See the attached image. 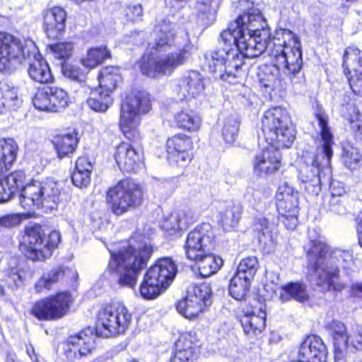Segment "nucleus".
<instances>
[{
  "label": "nucleus",
  "mask_w": 362,
  "mask_h": 362,
  "mask_svg": "<svg viewBox=\"0 0 362 362\" xmlns=\"http://www.w3.org/2000/svg\"><path fill=\"white\" fill-rule=\"evenodd\" d=\"M213 0H196L194 11L197 18L202 21L209 18L211 14Z\"/></svg>",
  "instance_id": "61"
},
{
  "label": "nucleus",
  "mask_w": 362,
  "mask_h": 362,
  "mask_svg": "<svg viewBox=\"0 0 362 362\" xmlns=\"http://www.w3.org/2000/svg\"><path fill=\"white\" fill-rule=\"evenodd\" d=\"M132 315L122 302L112 300L103 304L98 311L96 323L105 337L124 335L130 328Z\"/></svg>",
  "instance_id": "13"
},
{
  "label": "nucleus",
  "mask_w": 362,
  "mask_h": 362,
  "mask_svg": "<svg viewBox=\"0 0 362 362\" xmlns=\"http://www.w3.org/2000/svg\"><path fill=\"white\" fill-rule=\"evenodd\" d=\"M327 354V348L322 338L309 334L300 345L298 358L290 362H325Z\"/></svg>",
  "instance_id": "26"
},
{
  "label": "nucleus",
  "mask_w": 362,
  "mask_h": 362,
  "mask_svg": "<svg viewBox=\"0 0 362 362\" xmlns=\"http://www.w3.org/2000/svg\"><path fill=\"white\" fill-rule=\"evenodd\" d=\"M202 119L198 112L191 109H182L174 113L172 120L173 127L191 135L198 132L202 126Z\"/></svg>",
  "instance_id": "32"
},
{
  "label": "nucleus",
  "mask_w": 362,
  "mask_h": 362,
  "mask_svg": "<svg viewBox=\"0 0 362 362\" xmlns=\"http://www.w3.org/2000/svg\"><path fill=\"white\" fill-rule=\"evenodd\" d=\"M343 162L344 165L351 170L360 168L362 161V154L360 151L354 147L349 146L344 150Z\"/></svg>",
  "instance_id": "52"
},
{
  "label": "nucleus",
  "mask_w": 362,
  "mask_h": 362,
  "mask_svg": "<svg viewBox=\"0 0 362 362\" xmlns=\"http://www.w3.org/2000/svg\"><path fill=\"white\" fill-rule=\"evenodd\" d=\"M175 346L199 356L202 342L195 331H185L180 334Z\"/></svg>",
  "instance_id": "44"
},
{
  "label": "nucleus",
  "mask_w": 362,
  "mask_h": 362,
  "mask_svg": "<svg viewBox=\"0 0 362 362\" xmlns=\"http://www.w3.org/2000/svg\"><path fill=\"white\" fill-rule=\"evenodd\" d=\"M21 102L18 88L6 81H0V115L15 110Z\"/></svg>",
  "instance_id": "36"
},
{
  "label": "nucleus",
  "mask_w": 362,
  "mask_h": 362,
  "mask_svg": "<svg viewBox=\"0 0 362 362\" xmlns=\"http://www.w3.org/2000/svg\"><path fill=\"white\" fill-rule=\"evenodd\" d=\"M279 219L287 230H293L298 223L299 193L285 182L279 186L274 196Z\"/></svg>",
  "instance_id": "15"
},
{
  "label": "nucleus",
  "mask_w": 362,
  "mask_h": 362,
  "mask_svg": "<svg viewBox=\"0 0 362 362\" xmlns=\"http://www.w3.org/2000/svg\"><path fill=\"white\" fill-rule=\"evenodd\" d=\"M243 206L240 203L230 202L219 212L218 225L224 231H230L238 224L243 214Z\"/></svg>",
  "instance_id": "35"
},
{
  "label": "nucleus",
  "mask_w": 362,
  "mask_h": 362,
  "mask_svg": "<svg viewBox=\"0 0 362 362\" xmlns=\"http://www.w3.org/2000/svg\"><path fill=\"white\" fill-rule=\"evenodd\" d=\"M330 193L324 196L322 199V207L327 211L332 212L335 214H341L345 211V204L344 195L345 191L344 188L336 190L334 183L332 182L329 186Z\"/></svg>",
  "instance_id": "39"
},
{
  "label": "nucleus",
  "mask_w": 362,
  "mask_h": 362,
  "mask_svg": "<svg viewBox=\"0 0 362 362\" xmlns=\"http://www.w3.org/2000/svg\"><path fill=\"white\" fill-rule=\"evenodd\" d=\"M239 57L235 49L218 47L205 54V66L209 72L216 75L223 72L230 62Z\"/></svg>",
  "instance_id": "30"
},
{
  "label": "nucleus",
  "mask_w": 362,
  "mask_h": 362,
  "mask_svg": "<svg viewBox=\"0 0 362 362\" xmlns=\"http://www.w3.org/2000/svg\"><path fill=\"white\" fill-rule=\"evenodd\" d=\"M62 236L59 230L47 231L40 223L26 226L18 238V250L22 257L33 262H45L59 247Z\"/></svg>",
  "instance_id": "8"
},
{
  "label": "nucleus",
  "mask_w": 362,
  "mask_h": 362,
  "mask_svg": "<svg viewBox=\"0 0 362 362\" xmlns=\"http://www.w3.org/2000/svg\"><path fill=\"white\" fill-rule=\"evenodd\" d=\"M164 148L166 162L172 168L183 170L194 158V140L186 133L177 132L168 136Z\"/></svg>",
  "instance_id": "16"
},
{
  "label": "nucleus",
  "mask_w": 362,
  "mask_h": 362,
  "mask_svg": "<svg viewBox=\"0 0 362 362\" xmlns=\"http://www.w3.org/2000/svg\"><path fill=\"white\" fill-rule=\"evenodd\" d=\"M153 247L144 243L136 248L130 244L117 250H110L107 271L120 288H134L141 272L147 267Z\"/></svg>",
  "instance_id": "6"
},
{
  "label": "nucleus",
  "mask_w": 362,
  "mask_h": 362,
  "mask_svg": "<svg viewBox=\"0 0 362 362\" xmlns=\"http://www.w3.org/2000/svg\"><path fill=\"white\" fill-rule=\"evenodd\" d=\"M325 328L330 332L336 344H347L348 335L344 323L337 320H332L325 325Z\"/></svg>",
  "instance_id": "51"
},
{
  "label": "nucleus",
  "mask_w": 362,
  "mask_h": 362,
  "mask_svg": "<svg viewBox=\"0 0 362 362\" xmlns=\"http://www.w3.org/2000/svg\"><path fill=\"white\" fill-rule=\"evenodd\" d=\"M341 67L354 95L362 97V50L354 45L346 47L342 56Z\"/></svg>",
  "instance_id": "20"
},
{
  "label": "nucleus",
  "mask_w": 362,
  "mask_h": 362,
  "mask_svg": "<svg viewBox=\"0 0 362 362\" xmlns=\"http://www.w3.org/2000/svg\"><path fill=\"white\" fill-rule=\"evenodd\" d=\"M270 56L273 64L259 66L257 76L262 87L274 90L286 78H294L302 68L299 37L288 29L277 30L272 38Z\"/></svg>",
  "instance_id": "2"
},
{
  "label": "nucleus",
  "mask_w": 362,
  "mask_h": 362,
  "mask_svg": "<svg viewBox=\"0 0 362 362\" xmlns=\"http://www.w3.org/2000/svg\"><path fill=\"white\" fill-rule=\"evenodd\" d=\"M245 8L238 16L242 17L243 30L247 40L251 45L256 57L265 50L270 32L267 23L259 9L255 6L254 2L243 0Z\"/></svg>",
  "instance_id": "14"
},
{
  "label": "nucleus",
  "mask_w": 362,
  "mask_h": 362,
  "mask_svg": "<svg viewBox=\"0 0 362 362\" xmlns=\"http://www.w3.org/2000/svg\"><path fill=\"white\" fill-rule=\"evenodd\" d=\"M143 13V7L140 4L127 5L124 9V18L127 23L141 21Z\"/></svg>",
  "instance_id": "60"
},
{
  "label": "nucleus",
  "mask_w": 362,
  "mask_h": 362,
  "mask_svg": "<svg viewBox=\"0 0 362 362\" xmlns=\"http://www.w3.org/2000/svg\"><path fill=\"white\" fill-rule=\"evenodd\" d=\"M93 165L94 162L88 155L83 154L77 157L71 174L72 183L79 188L87 187L91 181Z\"/></svg>",
  "instance_id": "33"
},
{
  "label": "nucleus",
  "mask_w": 362,
  "mask_h": 362,
  "mask_svg": "<svg viewBox=\"0 0 362 362\" xmlns=\"http://www.w3.org/2000/svg\"><path fill=\"white\" fill-rule=\"evenodd\" d=\"M64 344V355L70 362L86 357L95 350V339L89 327L69 335Z\"/></svg>",
  "instance_id": "22"
},
{
  "label": "nucleus",
  "mask_w": 362,
  "mask_h": 362,
  "mask_svg": "<svg viewBox=\"0 0 362 362\" xmlns=\"http://www.w3.org/2000/svg\"><path fill=\"white\" fill-rule=\"evenodd\" d=\"M197 358L198 356L192 354V352L175 346L169 362H194Z\"/></svg>",
  "instance_id": "62"
},
{
  "label": "nucleus",
  "mask_w": 362,
  "mask_h": 362,
  "mask_svg": "<svg viewBox=\"0 0 362 362\" xmlns=\"http://www.w3.org/2000/svg\"><path fill=\"white\" fill-rule=\"evenodd\" d=\"M280 298L283 300L294 299L304 303L309 300L307 286L302 282H288L281 287Z\"/></svg>",
  "instance_id": "42"
},
{
  "label": "nucleus",
  "mask_w": 362,
  "mask_h": 362,
  "mask_svg": "<svg viewBox=\"0 0 362 362\" xmlns=\"http://www.w3.org/2000/svg\"><path fill=\"white\" fill-rule=\"evenodd\" d=\"M176 226H173L169 230L173 233L186 230L189 226L197 222V218L189 213L183 212L178 214L176 218Z\"/></svg>",
  "instance_id": "59"
},
{
  "label": "nucleus",
  "mask_w": 362,
  "mask_h": 362,
  "mask_svg": "<svg viewBox=\"0 0 362 362\" xmlns=\"http://www.w3.org/2000/svg\"><path fill=\"white\" fill-rule=\"evenodd\" d=\"M261 130L267 147L280 150L290 148L296 137V130L288 110L280 106L264 111Z\"/></svg>",
  "instance_id": "9"
},
{
  "label": "nucleus",
  "mask_w": 362,
  "mask_h": 362,
  "mask_svg": "<svg viewBox=\"0 0 362 362\" xmlns=\"http://www.w3.org/2000/svg\"><path fill=\"white\" fill-rule=\"evenodd\" d=\"M62 75L71 81L80 84L85 83L87 80V72L76 62H61Z\"/></svg>",
  "instance_id": "45"
},
{
  "label": "nucleus",
  "mask_w": 362,
  "mask_h": 362,
  "mask_svg": "<svg viewBox=\"0 0 362 362\" xmlns=\"http://www.w3.org/2000/svg\"><path fill=\"white\" fill-rule=\"evenodd\" d=\"M238 124L235 119L225 121L222 129V136L226 144H232L235 141L238 134Z\"/></svg>",
  "instance_id": "58"
},
{
  "label": "nucleus",
  "mask_w": 362,
  "mask_h": 362,
  "mask_svg": "<svg viewBox=\"0 0 362 362\" xmlns=\"http://www.w3.org/2000/svg\"><path fill=\"white\" fill-rule=\"evenodd\" d=\"M78 131L68 128L67 131H57L52 135L50 143L59 160L71 158L76 152L80 143Z\"/></svg>",
  "instance_id": "25"
},
{
  "label": "nucleus",
  "mask_w": 362,
  "mask_h": 362,
  "mask_svg": "<svg viewBox=\"0 0 362 362\" xmlns=\"http://www.w3.org/2000/svg\"><path fill=\"white\" fill-rule=\"evenodd\" d=\"M265 300L260 296L253 297L248 302V304L243 308V314L240 316H250L257 314H266Z\"/></svg>",
  "instance_id": "53"
},
{
  "label": "nucleus",
  "mask_w": 362,
  "mask_h": 362,
  "mask_svg": "<svg viewBox=\"0 0 362 362\" xmlns=\"http://www.w3.org/2000/svg\"><path fill=\"white\" fill-rule=\"evenodd\" d=\"M204 78L197 71H189L181 77L175 87L174 92L181 100L195 98L204 92Z\"/></svg>",
  "instance_id": "28"
},
{
  "label": "nucleus",
  "mask_w": 362,
  "mask_h": 362,
  "mask_svg": "<svg viewBox=\"0 0 362 362\" xmlns=\"http://www.w3.org/2000/svg\"><path fill=\"white\" fill-rule=\"evenodd\" d=\"M242 60L239 57L238 59L230 62L228 66L223 69V71L218 74L220 78L228 83L235 84L238 82L237 72L238 69L242 66Z\"/></svg>",
  "instance_id": "55"
},
{
  "label": "nucleus",
  "mask_w": 362,
  "mask_h": 362,
  "mask_svg": "<svg viewBox=\"0 0 362 362\" xmlns=\"http://www.w3.org/2000/svg\"><path fill=\"white\" fill-rule=\"evenodd\" d=\"M302 158L304 159L305 165L300 170V177L306 198L312 199L321 192L320 172L325 165H329L330 163L326 162L324 156L308 151L303 152Z\"/></svg>",
  "instance_id": "17"
},
{
  "label": "nucleus",
  "mask_w": 362,
  "mask_h": 362,
  "mask_svg": "<svg viewBox=\"0 0 362 362\" xmlns=\"http://www.w3.org/2000/svg\"><path fill=\"white\" fill-rule=\"evenodd\" d=\"M251 280L234 274L230 280L228 291L230 296L236 300H244L250 291Z\"/></svg>",
  "instance_id": "43"
},
{
  "label": "nucleus",
  "mask_w": 362,
  "mask_h": 362,
  "mask_svg": "<svg viewBox=\"0 0 362 362\" xmlns=\"http://www.w3.org/2000/svg\"><path fill=\"white\" fill-rule=\"evenodd\" d=\"M241 21L242 17L237 16L228 23L227 28L221 33L220 37L224 45L223 48L235 49L239 57L242 54L245 57H256V54L254 53L251 45L243 33Z\"/></svg>",
  "instance_id": "21"
},
{
  "label": "nucleus",
  "mask_w": 362,
  "mask_h": 362,
  "mask_svg": "<svg viewBox=\"0 0 362 362\" xmlns=\"http://www.w3.org/2000/svg\"><path fill=\"white\" fill-rule=\"evenodd\" d=\"M47 49L50 52L54 59L61 62H67L73 55L74 43L71 41H59L47 45Z\"/></svg>",
  "instance_id": "47"
},
{
  "label": "nucleus",
  "mask_w": 362,
  "mask_h": 362,
  "mask_svg": "<svg viewBox=\"0 0 362 362\" xmlns=\"http://www.w3.org/2000/svg\"><path fill=\"white\" fill-rule=\"evenodd\" d=\"M52 86H45L37 88L33 97L34 107L40 110L50 112Z\"/></svg>",
  "instance_id": "49"
},
{
  "label": "nucleus",
  "mask_w": 362,
  "mask_h": 362,
  "mask_svg": "<svg viewBox=\"0 0 362 362\" xmlns=\"http://www.w3.org/2000/svg\"><path fill=\"white\" fill-rule=\"evenodd\" d=\"M239 322L244 333L248 337H257L262 334L266 328L267 313L257 314L250 316H240Z\"/></svg>",
  "instance_id": "40"
},
{
  "label": "nucleus",
  "mask_w": 362,
  "mask_h": 362,
  "mask_svg": "<svg viewBox=\"0 0 362 362\" xmlns=\"http://www.w3.org/2000/svg\"><path fill=\"white\" fill-rule=\"evenodd\" d=\"M112 94L98 86L91 90L86 104L90 109L97 112H105L113 103Z\"/></svg>",
  "instance_id": "41"
},
{
  "label": "nucleus",
  "mask_w": 362,
  "mask_h": 362,
  "mask_svg": "<svg viewBox=\"0 0 362 362\" xmlns=\"http://www.w3.org/2000/svg\"><path fill=\"white\" fill-rule=\"evenodd\" d=\"M50 112H62L72 103L69 93L63 88L52 86Z\"/></svg>",
  "instance_id": "46"
},
{
  "label": "nucleus",
  "mask_w": 362,
  "mask_h": 362,
  "mask_svg": "<svg viewBox=\"0 0 362 362\" xmlns=\"http://www.w3.org/2000/svg\"><path fill=\"white\" fill-rule=\"evenodd\" d=\"M304 250L310 281L329 291L341 292L346 288V284L341 281V266L350 259L349 252L332 247L320 235L310 239Z\"/></svg>",
  "instance_id": "3"
},
{
  "label": "nucleus",
  "mask_w": 362,
  "mask_h": 362,
  "mask_svg": "<svg viewBox=\"0 0 362 362\" xmlns=\"http://www.w3.org/2000/svg\"><path fill=\"white\" fill-rule=\"evenodd\" d=\"M177 271V265L172 258L162 257L146 270L145 275L166 289L175 277Z\"/></svg>",
  "instance_id": "29"
},
{
  "label": "nucleus",
  "mask_w": 362,
  "mask_h": 362,
  "mask_svg": "<svg viewBox=\"0 0 362 362\" xmlns=\"http://www.w3.org/2000/svg\"><path fill=\"white\" fill-rule=\"evenodd\" d=\"M33 54L31 44L24 45L21 39L13 35L0 31V72L10 71L12 60L22 62Z\"/></svg>",
  "instance_id": "18"
},
{
  "label": "nucleus",
  "mask_w": 362,
  "mask_h": 362,
  "mask_svg": "<svg viewBox=\"0 0 362 362\" xmlns=\"http://www.w3.org/2000/svg\"><path fill=\"white\" fill-rule=\"evenodd\" d=\"M154 33L156 38L151 48L153 52L143 54L136 62L141 74L153 79L171 76L179 66L185 64L190 55L189 47L185 45L164 56H155L156 53L170 49L175 45L176 33L172 25L165 21L155 25Z\"/></svg>",
  "instance_id": "4"
},
{
  "label": "nucleus",
  "mask_w": 362,
  "mask_h": 362,
  "mask_svg": "<svg viewBox=\"0 0 362 362\" xmlns=\"http://www.w3.org/2000/svg\"><path fill=\"white\" fill-rule=\"evenodd\" d=\"M71 270L64 265H57L44 272L36 281L34 288L36 293H41L49 291L53 285L63 281Z\"/></svg>",
  "instance_id": "34"
},
{
  "label": "nucleus",
  "mask_w": 362,
  "mask_h": 362,
  "mask_svg": "<svg viewBox=\"0 0 362 362\" xmlns=\"http://www.w3.org/2000/svg\"><path fill=\"white\" fill-rule=\"evenodd\" d=\"M25 352L33 362H40L38 354L36 353L34 346L31 344H25Z\"/></svg>",
  "instance_id": "64"
},
{
  "label": "nucleus",
  "mask_w": 362,
  "mask_h": 362,
  "mask_svg": "<svg viewBox=\"0 0 362 362\" xmlns=\"http://www.w3.org/2000/svg\"><path fill=\"white\" fill-rule=\"evenodd\" d=\"M218 246L214 227L202 223L187 233L183 250L187 259L193 262L199 274L206 278L217 273L223 265V259L213 253Z\"/></svg>",
  "instance_id": "5"
},
{
  "label": "nucleus",
  "mask_w": 362,
  "mask_h": 362,
  "mask_svg": "<svg viewBox=\"0 0 362 362\" xmlns=\"http://www.w3.org/2000/svg\"><path fill=\"white\" fill-rule=\"evenodd\" d=\"M347 121L354 140L356 143H362V117L359 112L356 111L350 115Z\"/></svg>",
  "instance_id": "56"
},
{
  "label": "nucleus",
  "mask_w": 362,
  "mask_h": 362,
  "mask_svg": "<svg viewBox=\"0 0 362 362\" xmlns=\"http://www.w3.org/2000/svg\"><path fill=\"white\" fill-rule=\"evenodd\" d=\"M112 58V53L106 45L91 47L88 49L84 57L81 58V64L89 70L95 69Z\"/></svg>",
  "instance_id": "37"
},
{
  "label": "nucleus",
  "mask_w": 362,
  "mask_h": 362,
  "mask_svg": "<svg viewBox=\"0 0 362 362\" xmlns=\"http://www.w3.org/2000/svg\"><path fill=\"white\" fill-rule=\"evenodd\" d=\"M317 122L320 131L317 135L320 137V150L327 163H331L334 154L333 146L334 144V135L329 125V116L322 105H317L313 113Z\"/></svg>",
  "instance_id": "27"
},
{
  "label": "nucleus",
  "mask_w": 362,
  "mask_h": 362,
  "mask_svg": "<svg viewBox=\"0 0 362 362\" xmlns=\"http://www.w3.org/2000/svg\"><path fill=\"white\" fill-rule=\"evenodd\" d=\"M259 267V264L257 257L247 256L239 262L235 274L253 281Z\"/></svg>",
  "instance_id": "48"
},
{
  "label": "nucleus",
  "mask_w": 362,
  "mask_h": 362,
  "mask_svg": "<svg viewBox=\"0 0 362 362\" xmlns=\"http://www.w3.org/2000/svg\"><path fill=\"white\" fill-rule=\"evenodd\" d=\"M151 109V95L143 88L132 89L121 101L118 127L127 141L115 147L113 158L123 173H134L144 163V153L138 149L142 140L139 126Z\"/></svg>",
  "instance_id": "1"
},
{
  "label": "nucleus",
  "mask_w": 362,
  "mask_h": 362,
  "mask_svg": "<svg viewBox=\"0 0 362 362\" xmlns=\"http://www.w3.org/2000/svg\"><path fill=\"white\" fill-rule=\"evenodd\" d=\"M60 194L56 182L49 179L42 182L31 179L22 190L20 204L27 211L33 210L35 207L52 210L57 208Z\"/></svg>",
  "instance_id": "12"
},
{
  "label": "nucleus",
  "mask_w": 362,
  "mask_h": 362,
  "mask_svg": "<svg viewBox=\"0 0 362 362\" xmlns=\"http://www.w3.org/2000/svg\"><path fill=\"white\" fill-rule=\"evenodd\" d=\"M165 290L158 282L148 279L144 274L143 279L139 286V293L142 298L146 300H152L156 298L160 293Z\"/></svg>",
  "instance_id": "50"
},
{
  "label": "nucleus",
  "mask_w": 362,
  "mask_h": 362,
  "mask_svg": "<svg viewBox=\"0 0 362 362\" xmlns=\"http://www.w3.org/2000/svg\"><path fill=\"white\" fill-rule=\"evenodd\" d=\"M66 18V11L59 6H54L42 11V30L49 40H57L64 35Z\"/></svg>",
  "instance_id": "24"
},
{
  "label": "nucleus",
  "mask_w": 362,
  "mask_h": 362,
  "mask_svg": "<svg viewBox=\"0 0 362 362\" xmlns=\"http://www.w3.org/2000/svg\"><path fill=\"white\" fill-rule=\"evenodd\" d=\"M24 271L18 267H12L8 269L3 281L8 288L15 289L23 281Z\"/></svg>",
  "instance_id": "54"
},
{
  "label": "nucleus",
  "mask_w": 362,
  "mask_h": 362,
  "mask_svg": "<svg viewBox=\"0 0 362 362\" xmlns=\"http://www.w3.org/2000/svg\"><path fill=\"white\" fill-rule=\"evenodd\" d=\"M18 217L13 214H7L0 217V226L4 228H12L18 224Z\"/></svg>",
  "instance_id": "63"
},
{
  "label": "nucleus",
  "mask_w": 362,
  "mask_h": 362,
  "mask_svg": "<svg viewBox=\"0 0 362 362\" xmlns=\"http://www.w3.org/2000/svg\"><path fill=\"white\" fill-rule=\"evenodd\" d=\"M98 79V87L105 91L112 94L122 81L119 73V67L117 66H106L100 71Z\"/></svg>",
  "instance_id": "38"
},
{
  "label": "nucleus",
  "mask_w": 362,
  "mask_h": 362,
  "mask_svg": "<svg viewBox=\"0 0 362 362\" xmlns=\"http://www.w3.org/2000/svg\"><path fill=\"white\" fill-rule=\"evenodd\" d=\"M211 288L206 283L194 284L187 296L176 303L177 311L188 320H195L207 307Z\"/></svg>",
  "instance_id": "19"
},
{
  "label": "nucleus",
  "mask_w": 362,
  "mask_h": 362,
  "mask_svg": "<svg viewBox=\"0 0 362 362\" xmlns=\"http://www.w3.org/2000/svg\"><path fill=\"white\" fill-rule=\"evenodd\" d=\"M105 198L110 212L116 216H121L142 206L144 189L139 182L126 177L108 187Z\"/></svg>",
  "instance_id": "10"
},
{
  "label": "nucleus",
  "mask_w": 362,
  "mask_h": 362,
  "mask_svg": "<svg viewBox=\"0 0 362 362\" xmlns=\"http://www.w3.org/2000/svg\"><path fill=\"white\" fill-rule=\"evenodd\" d=\"M33 57L32 62L29 63L28 67V74L29 77L35 83L40 84H50L54 81V77L52 74L50 66L47 60L43 58L40 53L36 52V46L31 43Z\"/></svg>",
  "instance_id": "31"
},
{
  "label": "nucleus",
  "mask_w": 362,
  "mask_h": 362,
  "mask_svg": "<svg viewBox=\"0 0 362 362\" xmlns=\"http://www.w3.org/2000/svg\"><path fill=\"white\" fill-rule=\"evenodd\" d=\"M282 159L280 151L266 146L254 156L252 173L257 178L267 179L281 170Z\"/></svg>",
  "instance_id": "23"
},
{
  "label": "nucleus",
  "mask_w": 362,
  "mask_h": 362,
  "mask_svg": "<svg viewBox=\"0 0 362 362\" xmlns=\"http://www.w3.org/2000/svg\"><path fill=\"white\" fill-rule=\"evenodd\" d=\"M19 152L20 147L14 138L0 137V204L8 202L19 192L22 194L25 187V170L11 171L17 163Z\"/></svg>",
  "instance_id": "7"
},
{
  "label": "nucleus",
  "mask_w": 362,
  "mask_h": 362,
  "mask_svg": "<svg viewBox=\"0 0 362 362\" xmlns=\"http://www.w3.org/2000/svg\"><path fill=\"white\" fill-rule=\"evenodd\" d=\"M74 302V296L70 291H57L34 301L28 313L40 322L58 321L70 313Z\"/></svg>",
  "instance_id": "11"
},
{
  "label": "nucleus",
  "mask_w": 362,
  "mask_h": 362,
  "mask_svg": "<svg viewBox=\"0 0 362 362\" xmlns=\"http://www.w3.org/2000/svg\"><path fill=\"white\" fill-rule=\"evenodd\" d=\"M253 226L254 230L257 234L259 240L265 236L272 238V224L267 218L264 216L255 218Z\"/></svg>",
  "instance_id": "57"
}]
</instances>
